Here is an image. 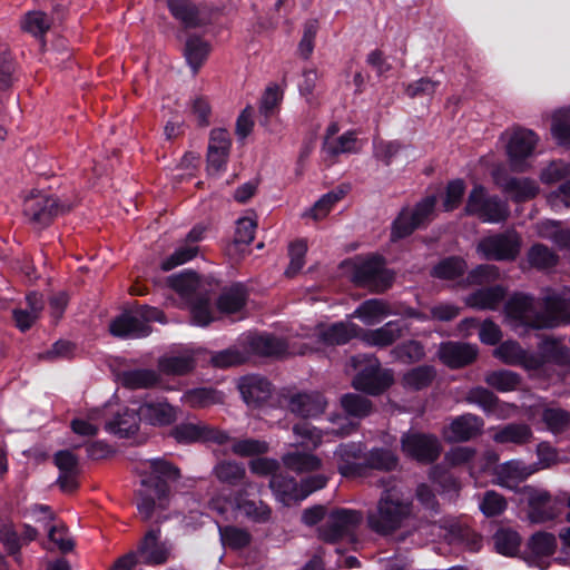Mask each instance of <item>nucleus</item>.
<instances>
[{"label": "nucleus", "instance_id": "nucleus-1", "mask_svg": "<svg viewBox=\"0 0 570 570\" xmlns=\"http://www.w3.org/2000/svg\"><path fill=\"white\" fill-rule=\"evenodd\" d=\"M544 311L538 309L535 298L524 293L513 294L504 306L505 320L510 326L533 330L553 328L562 322H570V288L547 289L542 297Z\"/></svg>", "mask_w": 570, "mask_h": 570}, {"label": "nucleus", "instance_id": "nucleus-2", "mask_svg": "<svg viewBox=\"0 0 570 570\" xmlns=\"http://www.w3.org/2000/svg\"><path fill=\"white\" fill-rule=\"evenodd\" d=\"M141 479L145 492L138 502V512L148 520L155 508L165 509L168 503L169 482L179 478V470L164 459L141 460L135 466Z\"/></svg>", "mask_w": 570, "mask_h": 570}, {"label": "nucleus", "instance_id": "nucleus-3", "mask_svg": "<svg viewBox=\"0 0 570 570\" xmlns=\"http://www.w3.org/2000/svg\"><path fill=\"white\" fill-rule=\"evenodd\" d=\"M307 346L295 348L285 341L268 334H245L238 344L217 352L212 356L216 367H229L246 362L249 355L283 357L286 355L305 354Z\"/></svg>", "mask_w": 570, "mask_h": 570}, {"label": "nucleus", "instance_id": "nucleus-4", "mask_svg": "<svg viewBox=\"0 0 570 570\" xmlns=\"http://www.w3.org/2000/svg\"><path fill=\"white\" fill-rule=\"evenodd\" d=\"M411 513L412 503L403 497L394 481H389L376 509L367 514V524L379 534H391L404 524Z\"/></svg>", "mask_w": 570, "mask_h": 570}, {"label": "nucleus", "instance_id": "nucleus-5", "mask_svg": "<svg viewBox=\"0 0 570 570\" xmlns=\"http://www.w3.org/2000/svg\"><path fill=\"white\" fill-rule=\"evenodd\" d=\"M167 283L178 294L181 304L190 309L193 324L206 326L214 320L210 298L202 293L200 278L195 272L185 269L169 276Z\"/></svg>", "mask_w": 570, "mask_h": 570}, {"label": "nucleus", "instance_id": "nucleus-6", "mask_svg": "<svg viewBox=\"0 0 570 570\" xmlns=\"http://www.w3.org/2000/svg\"><path fill=\"white\" fill-rule=\"evenodd\" d=\"M352 366L358 370L353 386L371 395H379L394 381L391 370L382 368L374 355H357L351 358Z\"/></svg>", "mask_w": 570, "mask_h": 570}, {"label": "nucleus", "instance_id": "nucleus-7", "mask_svg": "<svg viewBox=\"0 0 570 570\" xmlns=\"http://www.w3.org/2000/svg\"><path fill=\"white\" fill-rule=\"evenodd\" d=\"M150 322L165 323L166 320L160 309L145 305L119 315L110 323L109 330L114 336L139 338L149 335Z\"/></svg>", "mask_w": 570, "mask_h": 570}, {"label": "nucleus", "instance_id": "nucleus-8", "mask_svg": "<svg viewBox=\"0 0 570 570\" xmlns=\"http://www.w3.org/2000/svg\"><path fill=\"white\" fill-rule=\"evenodd\" d=\"M465 213L478 217L483 223H501L510 216V209L505 202L498 196H491L482 185H475L470 191Z\"/></svg>", "mask_w": 570, "mask_h": 570}, {"label": "nucleus", "instance_id": "nucleus-9", "mask_svg": "<svg viewBox=\"0 0 570 570\" xmlns=\"http://www.w3.org/2000/svg\"><path fill=\"white\" fill-rule=\"evenodd\" d=\"M521 245L520 235L514 230H507L480 239L476 252L488 261L512 262L519 256Z\"/></svg>", "mask_w": 570, "mask_h": 570}, {"label": "nucleus", "instance_id": "nucleus-10", "mask_svg": "<svg viewBox=\"0 0 570 570\" xmlns=\"http://www.w3.org/2000/svg\"><path fill=\"white\" fill-rule=\"evenodd\" d=\"M23 215L35 228L48 226L55 217L65 212V206L58 199L40 190H31L26 196L22 206Z\"/></svg>", "mask_w": 570, "mask_h": 570}, {"label": "nucleus", "instance_id": "nucleus-11", "mask_svg": "<svg viewBox=\"0 0 570 570\" xmlns=\"http://www.w3.org/2000/svg\"><path fill=\"white\" fill-rule=\"evenodd\" d=\"M210 509L216 511L219 515L228 519L234 517L235 512L240 511L246 518L254 522H267L271 518L272 510L263 501L254 500H239L230 494H218L210 500Z\"/></svg>", "mask_w": 570, "mask_h": 570}, {"label": "nucleus", "instance_id": "nucleus-12", "mask_svg": "<svg viewBox=\"0 0 570 570\" xmlns=\"http://www.w3.org/2000/svg\"><path fill=\"white\" fill-rule=\"evenodd\" d=\"M353 281L358 286L382 293L391 287L394 274L384 267L382 257L373 256L355 264Z\"/></svg>", "mask_w": 570, "mask_h": 570}, {"label": "nucleus", "instance_id": "nucleus-13", "mask_svg": "<svg viewBox=\"0 0 570 570\" xmlns=\"http://www.w3.org/2000/svg\"><path fill=\"white\" fill-rule=\"evenodd\" d=\"M269 488L277 501L284 505H291L303 501L312 492L318 490L321 488V480L312 478L297 484L293 478L278 473L272 476Z\"/></svg>", "mask_w": 570, "mask_h": 570}, {"label": "nucleus", "instance_id": "nucleus-14", "mask_svg": "<svg viewBox=\"0 0 570 570\" xmlns=\"http://www.w3.org/2000/svg\"><path fill=\"white\" fill-rule=\"evenodd\" d=\"M362 520L363 515L360 511L348 509L332 510L326 517L323 541L334 542L338 539L353 537Z\"/></svg>", "mask_w": 570, "mask_h": 570}, {"label": "nucleus", "instance_id": "nucleus-15", "mask_svg": "<svg viewBox=\"0 0 570 570\" xmlns=\"http://www.w3.org/2000/svg\"><path fill=\"white\" fill-rule=\"evenodd\" d=\"M495 185L510 195L515 203H522L534 198L539 194V185L535 180L527 177L518 178L509 176L501 167L492 171Z\"/></svg>", "mask_w": 570, "mask_h": 570}, {"label": "nucleus", "instance_id": "nucleus-16", "mask_svg": "<svg viewBox=\"0 0 570 570\" xmlns=\"http://www.w3.org/2000/svg\"><path fill=\"white\" fill-rule=\"evenodd\" d=\"M538 138L532 130L518 128L510 135L507 154L510 167L513 171H524L527 169L525 159L532 154Z\"/></svg>", "mask_w": 570, "mask_h": 570}, {"label": "nucleus", "instance_id": "nucleus-17", "mask_svg": "<svg viewBox=\"0 0 570 570\" xmlns=\"http://www.w3.org/2000/svg\"><path fill=\"white\" fill-rule=\"evenodd\" d=\"M401 444L406 455L420 462H433L441 453L439 440L430 434L406 433L402 436Z\"/></svg>", "mask_w": 570, "mask_h": 570}, {"label": "nucleus", "instance_id": "nucleus-18", "mask_svg": "<svg viewBox=\"0 0 570 570\" xmlns=\"http://www.w3.org/2000/svg\"><path fill=\"white\" fill-rule=\"evenodd\" d=\"M493 355L507 365H519L529 371L539 370L546 364L543 356L525 351L512 340L501 343L493 351Z\"/></svg>", "mask_w": 570, "mask_h": 570}, {"label": "nucleus", "instance_id": "nucleus-19", "mask_svg": "<svg viewBox=\"0 0 570 570\" xmlns=\"http://www.w3.org/2000/svg\"><path fill=\"white\" fill-rule=\"evenodd\" d=\"M520 491L528 501V518L532 523H543L556 517L552 498L548 491L530 485L523 487Z\"/></svg>", "mask_w": 570, "mask_h": 570}, {"label": "nucleus", "instance_id": "nucleus-20", "mask_svg": "<svg viewBox=\"0 0 570 570\" xmlns=\"http://www.w3.org/2000/svg\"><path fill=\"white\" fill-rule=\"evenodd\" d=\"M167 8L184 28H197L210 22L206 7H198L190 0H167Z\"/></svg>", "mask_w": 570, "mask_h": 570}, {"label": "nucleus", "instance_id": "nucleus-21", "mask_svg": "<svg viewBox=\"0 0 570 570\" xmlns=\"http://www.w3.org/2000/svg\"><path fill=\"white\" fill-rule=\"evenodd\" d=\"M135 553L138 561L146 566H160L169 559L170 547L160 541V530L153 529L145 534Z\"/></svg>", "mask_w": 570, "mask_h": 570}, {"label": "nucleus", "instance_id": "nucleus-22", "mask_svg": "<svg viewBox=\"0 0 570 570\" xmlns=\"http://www.w3.org/2000/svg\"><path fill=\"white\" fill-rule=\"evenodd\" d=\"M534 472L535 469L532 465H527L520 460H510L494 468L493 483L509 490H518L519 484Z\"/></svg>", "mask_w": 570, "mask_h": 570}, {"label": "nucleus", "instance_id": "nucleus-23", "mask_svg": "<svg viewBox=\"0 0 570 570\" xmlns=\"http://www.w3.org/2000/svg\"><path fill=\"white\" fill-rule=\"evenodd\" d=\"M171 435L178 442L212 441L219 445H224L229 435L220 430H216L204 423H181L174 428Z\"/></svg>", "mask_w": 570, "mask_h": 570}, {"label": "nucleus", "instance_id": "nucleus-24", "mask_svg": "<svg viewBox=\"0 0 570 570\" xmlns=\"http://www.w3.org/2000/svg\"><path fill=\"white\" fill-rule=\"evenodd\" d=\"M230 145L232 141L227 130L217 128L210 131L207 153V171L209 175H216L225 168Z\"/></svg>", "mask_w": 570, "mask_h": 570}, {"label": "nucleus", "instance_id": "nucleus-25", "mask_svg": "<svg viewBox=\"0 0 570 570\" xmlns=\"http://www.w3.org/2000/svg\"><path fill=\"white\" fill-rule=\"evenodd\" d=\"M138 410L139 419L150 425H169L177 419V410L163 397L146 400Z\"/></svg>", "mask_w": 570, "mask_h": 570}, {"label": "nucleus", "instance_id": "nucleus-26", "mask_svg": "<svg viewBox=\"0 0 570 570\" xmlns=\"http://www.w3.org/2000/svg\"><path fill=\"white\" fill-rule=\"evenodd\" d=\"M478 347L470 343L446 342L439 347L440 360L451 368H459L471 364L478 356Z\"/></svg>", "mask_w": 570, "mask_h": 570}, {"label": "nucleus", "instance_id": "nucleus-27", "mask_svg": "<svg viewBox=\"0 0 570 570\" xmlns=\"http://www.w3.org/2000/svg\"><path fill=\"white\" fill-rule=\"evenodd\" d=\"M407 331L401 321H390L375 330H367L361 334V340L368 346L384 348L393 345Z\"/></svg>", "mask_w": 570, "mask_h": 570}, {"label": "nucleus", "instance_id": "nucleus-28", "mask_svg": "<svg viewBox=\"0 0 570 570\" xmlns=\"http://www.w3.org/2000/svg\"><path fill=\"white\" fill-rule=\"evenodd\" d=\"M238 390L244 402L249 406L262 404L272 393L271 383L258 375H247L239 379Z\"/></svg>", "mask_w": 570, "mask_h": 570}, {"label": "nucleus", "instance_id": "nucleus-29", "mask_svg": "<svg viewBox=\"0 0 570 570\" xmlns=\"http://www.w3.org/2000/svg\"><path fill=\"white\" fill-rule=\"evenodd\" d=\"M59 469L58 483L62 491L71 492L78 487L79 463L78 458L68 450L58 451L53 458Z\"/></svg>", "mask_w": 570, "mask_h": 570}, {"label": "nucleus", "instance_id": "nucleus-30", "mask_svg": "<svg viewBox=\"0 0 570 570\" xmlns=\"http://www.w3.org/2000/svg\"><path fill=\"white\" fill-rule=\"evenodd\" d=\"M483 428V421L474 414L466 413L458 416L448 428L446 439L453 442L468 441L478 435Z\"/></svg>", "mask_w": 570, "mask_h": 570}, {"label": "nucleus", "instance_id": "nucleus-31", "mask_svg": "<svg viewBox=\"0 0 570 570\" xmlns=\"http://www.w3.org/2000/svg\"><path fill=\"white\" fill-rule=\"evenodd\" d=\"M195 367L193 351L184 348L177 354H166L158 361V368L167 375H185Z\"/></svg>", "mask_w": 570, "mask_h": 570}, {"label": "nucleus", "instance_id": "nucleus-32", "mask_svg": "<svg viewBox=\"0 0 570 570\" xmlns=\"http://www.w3.org/2000/svg\"><path fill=\"white\" fill-rule=\"evenodd\" d=\"M395 314L383 299H367L363 302L354 312V317L360 318L365 325H375L384 317Z\"/></svg>", "mask_w": 570, "mask_h": 570}, {"label": "nucleus", "instance_id": "nucleus-33", "mask_svg": "<svg viewBox=\"0 0 570 570\" xmlns=\"http://www.w3.org/2000/svg\"><path fill=\"white\" fill-rule=\"evenodd\" d=\"M26 301L27 308H18L13 311V320L16 325L22 332L29 330L32 326L43 308L42 296L36 292L28 294Z\"/></svg>", "mask_w": 570, "mask_h": 570}, {"label": "nucleus", "instance_id": "nucleus-34", "mask_svg": "<svg viewBox=\"0 0 570 570\" xmlns=\"http://www.w3.org/2000/svg\"><path fill=\"white\" fill-rule=\"evenodd\" d=\"M505 289L502 286H492L478 289L466 298V304L480 309H495L503 301Z\"/></svg>", "mask_w": 570, "mask_h": 570}, {"label": "nucleus", "instance_id": "nucleus-35", "mask_svg": "<svg viewBox=\"0 0 570 570\" xmlns=\"http://www.w3.org/2000/svg\"><path fill=\"white\" fill-rule=\"evenodd\" d=\"M492 438L497 443H513L522 445L532 440V431L527 424L510 423L499 428Z\"/></svg>", "mask_w": 570, "mask_h": 570}, {"label": "nucleus", "instance_id": "nucleus-36", "mask_svg": "<svg viewBox=\"0 0 570 570\" xmlns=\"http://www.w3.org/2000/svg\"><path fill=\"white\" fill-rule=\"evenodd\" d=\"M139 410L126 409L122 413H118L111 421L106 424V430L121 438L129 436L138 430Z\"/></svg>", "mask_w": 570, "mask_h": 570}, {"label": "nucleus", "instance_id": "nucleus-37", "mask_svg": "<svg viewBox=\"0 0 570 570\" xmlns=\"http://www.w3.org/2000/svg\"><path fill=\"white\" fill-rule=\"evenodd\" d=\"M210 51V46L207 41L199 37H190L186 41L185 58L187 63L196 73L207 59Z\"/></svg>", "mask_w": 570, "mask_h": 570}, {"label": "nucleus", "instance_id": "nucleus-38", "mask_svg": "<svg viewBox=\"0 0 570 570\" xmlns=\"http://www.w3.org/2000/svg\"><path fill=\"white\" fill-rule=\"evenodd\" d=\"M390 355L397 362L412 364L417 363L425 357V350L421 342L416 340H407L394 346L390 351Z\"/></svg>", "mask_w": 570, "mask_h": 570}, {"label": "nucleus", "instance_id": "nucleus-39", "mask_svg": "<svg viewBox=\"0 0 570 570\" xmlns=\"http://www.w3.org/2000/svg\"><path fill=\"white\" fill-rule=\"evenodd\" d=\"M436 372L431 365H420L409 370L402 376V384L405 389L419 391L428 387L434 380Z\"/></svg>", "mask_w": 570, "mask_h": 570}, {"label": "nucleus", "instance_id": "nucleus-40", "mask_svg": "<svg viewBox=\"0 0 570 570\" xmlns=\"http://www.w3.org/2000/svg\"><path fill=\"white\" fill-rule=\"evenodd\" d=\"M484 382L499 392H511L520 385L521 376L509 370H498L488 372Z\"/></svg>", "mask_w": 570, "mask_h": 570}, {"label": "nucleus", "instance_id": "nucleus-41", "mask_svg": "<svg viewBox=\"0 0 570 570\" xmlns=\"http://www.w3.org/2000/svg\"><path fill=\"white\" fill-rule=\"evenodd\" d=\"M324 150L326 153V159L334 163L335 158L341 154L356 153V137L352 131H347L332 140H324Z\"/></svg>", "mask_w": 570, "mask_h": 570}, {"label": "nucleus", "instance_id": "nucleus-42", "mask_svg": "<svg viewBox=\"0 0 570 570\" xmlns=\"http://www.w3.org/2000/svg\"><path fill=\"white\" fill-rule=\"evenodd\" d=\"M181 402L191 407H205L223 402V394L213 389L198 387L184 393Z\"/></svg>", "mask_w": 570, "mask_h": 570}, {"label": "nucleus", "instance_id": "nucleus-43", "mask_svg": "<svg viewBox=\"0 0 570 570\" xmlns=\"http://www.w3.org/2000/svg\"><path fill=\"white\" fill-rule=\"evenodd\" d=\"M121 380L129 389H147L158 384L159 375L154 370H131L125 372Z\"/></svg>", "mask_w": 570, "mask_h": 570}, {"label": "nucleus", "instance_id": "nucleus-44", "mask_svg": "<svg viewBox=\"0 0 570 570\" xmlns=\"http://www.w3.org/2000/svg\"><path fill=\"white\" fill-rule=\"evenodd\" d=\"M246 291L242 285H234L224 291L218 298V308L223 313H236L245 305Z\"/></svg>", "mask_w": 570, "mask_h": 570}, {"label": "nucleus", "instance_id": "nucleus-45", "mask_svg": "<svg viewBox=\"0 0 570 570\" xmlns=\"http://www.w3.org/2000/svg\"><path fill=\"white\" fill-rule=\"evenodd\" d=\"M527 259L537 269L551 268L558 263L556 253L543 244L532 245L527 253Z\"/></svg>", "mask_w": 570, "mask_h": 570}, {"label": "nucleus", "instance_id": "nucleus-46", "mask_svg": "<svg viewBox=\"0 0 570 570\" xmlns=\"http://www.w3.org/2000/svg\"><path fill=\"white\" fill-rule=\"evenodd\" d=\"M288 407L292 413L304 419L313 416L318 411L317 395L311 393L295 394L289 399Z\"/></svg>", "mask_w": 570, "mask_h": 570}, {"label": "nucleus", "instance_id": "nucleus-47", "mask_svg": "<svg viewBox=\"0 0 570 570\" xmlns=\"http://www.w3.org/2000/svg\"><path fill=\"white\" fill-rule=\"evenodd\" d=\"M547 429L554 434L562 433L570 428V413L560 407H547L541 414Z\"/></svg>", "mask_w": 570, "mask_h": 570}, {"label": "nucleus", "instance_id": "nucleus-48", "mask_svg": "<svg viewBox=\"0 0 570 570\" xmlns=\"http://www.w3.org/2000/svg\"><path fill=\"white\" fill-rule=\"evenodd\" d=\"M283 463L289 470L296 472L312 471L317 468L318 460L311 453L296 449L283 456Z\"/></svg>", "mask_w": 570, "mask_h": 570}, {"label": "nucleus", "instance_id": "nucleus-49", "mask_svg": "<svg viewBox=\"0 0 570 570\" xmlns=\"http://www.w3.org/2000/svg\"><path fill=\"white\" fill-rule=\"evenodd\" d=\"M465 401L470 404L480 406L485 413L494 412L499 404L498 396L490 390L482 386L469 390L465 395Z\"/></svg>", "mask_w": 570, "mask_h": 570}, {"label": "nucleus", "instance_id": "nucleus-50", "mask_svg": "<svg viewBox=\"0 0 570 570\" xmlns=\"http://www.w3.org/2000/svg\"><path fill=\"white\" fill-rule=\"evenodd\" d=\"M462 325L468 327L479 326V338L484 344L495 345L502 338V332L499 325L491 320H485L479 324L475 318H466L462 321Z\"/></svg>", "mask_w": 570, "mask_h": 570}, {"label": "nucleus", "instance_id": "nucleus-51", "mask_svg": "<svg viewBox=\"0 0 570 570\" xmlns=\"http://www.w3.org/2000/svg\"><path fill=\"white\" fill-rule=\"evenodd\" d=\"M198 254V246L184 243L178 246L175 252L161 262V269L171 271L177 266L188 263Z\"/></svg>", "mask_w": 570, "mask_h": 570}, {"label": "nucleus", "instance_id": "nucleus-52", "mask_svg": "<svg viewBox=\"0 0 570 570\" xmlns=\"http://www.w3.org/2000/svg\"><path fill=\"white\" fill-rule=\"evenodd\" d=\"M232 442V452L238 456H253L264 454L268 450V444L263 440L243 439L229 440L225 443Z\"/></svg>", "mask_w": 570, "mask_h": 570}, {"label": "nucleus", "instance_id": "nucleus-53", "mask_svg": "<svg viewBox=\"0 0 570 570\" xmlns=\"http://www.w3.org/2000/svg\"><path fill=\"white\" fill-rule=\"evenodd\" d=\"M217 479L227 484H236L245 476V468L242 463L223 461L214 469Z\"/></svg>", "mask_w": 570, "mask_h": 570}, {"label": "nucleus", "instance_id": "nucleus-54", "mask_svg": "<svg viewBox=\"0 0 570 570\" xmlns=\"http://www.w3.org/2000/svg\"><path fill=\"white\" fill-rule=\"evenodd\" d=\"M541 353H537L544 357L546 363L553 361L558 364L566 365L570 362V350L554 340H546L540 345Z\"/></svg>", "mask_w": 570, "mask_h": 570}, {"label": "nucleus", "instance_id": "nucleus-55", "mask_svg": "<svg viewBox=\"0 0 570 570\" xmlns=\"http://www.w3.org/2000/svg\"><path fill=\"white\" fill-rule=\"evenodd\" d=\"M220 540L225 547L242 549L250 542V534L237 527H219Z\"/></svg>", "mask_w": 570, "mask_h": 570}, {"label": "nucleus", "instance_id": "nucleus-56", "mask_svg": "<svg viewBox=\"0 0 570 570\" xmlns=\"http://www.w3.org/2000/svg\"><path fill=\"white\" fill-rule=\"evenodd\" d=\"M344 410L353 416L365 417L372 412V402L358 394H346L341 400Z\"/></svg>", "mask_w": 570, "mask_h": 570}, {"label": "nucleus", "instance_id": "nucleus-57", "mask_svg": "<svg viewBox=\"0 0 570 570\" xmlns=\"http://www.w3.org/2000/svg\"><path fill=\"white\" fill-rule=\"evenodd\" d=\"M366 464L376 470L391 471L397 465L396 455L387 449H373L366 456Z\"/></svg>", "mask_w": 570, "mask_h": 570}, {"label": "nucleus", "instance_id": "nucleus-58", "mask_svg": "<svg viewBox=\"0 0 570 570\" xmlns=\"http://www.w3.org/2000/svg\"><path fill=\"white\" fill-rule=\"evenodd\" d=\"M465 262L460 257H449L440 262L433 268V276L444 279H453L464 273Z\"/></svg>", "mask_w": 570, "mask_h": 570}, {"label": "nucleus", "instance_id": "nucleus-59", "mask_svg": "<svg viewBox=\"0 0 570 570\" xmlns=\"http://www.w3.org/2000/svg\"><path fill=\"white\" fill-rule=\"evenodd\" d=\"M507 507L505 498L493 490L487 491L480 502V510L488 518L500 515Z\"/></svg>", "mask_w": 570, "mask_h": 570}, {"label": "nucleus", "instance_id": "nucleus-60", "mask_svg": "<svg viewBox=\"0 0 570 570\" xmlns=\"http://www.w3.org/2000/svg\"><path fill=\"white\" fill-rule=\"evenodd\" d=\"M284 97V89L277 83H271L266 87L262 100L259 110L265 116L273 115L279 107Z\"/></svg>", "mask_w": 570, "mask_h": 570}, {"label": "nucleus", "instance_id": "nucleus-61", "mask_svg": "<svg viewBox=\"0 0 570 570\" xmlns=\"http://www.w3.org/2000/svg\"><path fill=\"white\" fill-rule=\"evenodd\" d=\"M100 411L96 410L90 413V415L86 419L78 417L72 420L71 429L72 431L83 438H92L95 436L100 428Z\"/></svg>", "mask_w": 570, "mask_h": 570}, {"label": "nucleus", "instance_id": "nucleus-62", "mask_svg": "<svg viewBox=\"0 0 570 570\" xmlns=\"http://www.w3.org/2000/svg\"><path fill=\"white\" fill-rule=\"evenodd\" d=\"M493 539L497 550L507 556L514 554L520 544V535L515 531L509 529H501L497 531Z\"/></svg>", "mask_w": 570, "mask_h": 570}, {"label": "nucleus", "instance_id": "nucleus-63", "mask_svg": "<svg viewBox=\"0 0 570 570\" xmlns=\"http://www.w3.org/2000/svg\"><path fill=\"white\" fill-rule=\"evenodd\" d=\"M551 132L560 145L570 146V111H558L553 115Z\"/></svg>", "mask_w": 570, "mask_h": 570}, {"label": "nucleus", "instance_id": "nucleus-64", "mask_svg": "<svg viewBox=\"0 0 570 570\" xmlns=\"http://www.w3.org/2000/svg\"><path fill=\"white\" fill-rule=\"evenodd\" d=\"M51 21L41 11H31L26 14L22 21L23 30L32 33L33 36H42L50 28Z\"/></svg>", "mask_w": 570, "mask_h": 570}]
</instances>
